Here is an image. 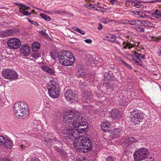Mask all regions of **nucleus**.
I'll list each match as a JSON object with an SVG mask.
<instances>
[{"label":"nucleus","mask_w":161,"mask_h":161,"mask_svg":"<svg viewBox=\"0 0 161 161\" xmlns=\"http://www.w3.org/2000/svg\"><path fill=\"white\" fill-rule=\"evenodd\" d=\"M3 144L6 148H11L13 146V143L10 140L6 138Z\"/></svg>","instance_id":"nucleus-20"},{"label":"nucleus","mask_w":161,"mask_h":161,"mask_svg":"<svg viewBox=\"0 0 161 161\" xmlns=\"http://www.w3.org/2000/svg\"><path fill=\"white\" fill-rule=\"evenodd\" d=\"M29 145L27 143L26 140H23L22 141V144L21 146V149L22 150L25 149Z\"/></svg>","instance_id":"nucleus-31"},{"label":"nucleus","mask_w":161,"mask_h":161,"mask_svg":"<svg viewBox=\"0 0 161 161\" xmlns=\"http://www.w3.org/2000/svg\"><path fill=\"white\" fill-rule=\"evenodd\" d=\"M152 16L156 18H161V10L158 11L156 9L154 13L152 14Z\"/></svg>","instance_id":"nucleus-26"},{"label":"nucleus","mask_w":161,"mask_h":161,"mask_svg":"<svg viewBox=\"0 0 161 161\" xmlns=\"http://www.w3.org/2000/svg\"><path fill=\"white\" fill-rule=\"evenodd\" d=\"M35 8L36 9H38V10H41V11H42V12L43 11V9H40V8H37V7H35Z\"/></svg>","instance_id":"nucleus-60"},{"label":"nucleus","mask_w":161,"mask_h":161,"mask_svg":"<svg viewBox=\"0 0 161 161\" xmlns=\"http://www.w3.org/2000/svg\"><path fill=\"white\" fill-rule=\"evenodd\" d=\"M62 120L69 126L63 130V134L67 135V138L75 140L73 145L75 149L80 152L86 153L92 149V144L90 139L85 136H79V134L86 132L87 122L85 118L80 113L76 112L72 114L67 111H64Z\"/></svg>","instance_id":"nucleus-1"},{"label":"nucleus","mask_w":161,"mask_h":161,"mask_svg":"<svg viewBox=\"0 0 161 161\" xmlns=\"http://www.w3.org/2000/svg\"><path fill=\"white\" fill-rule=\"evenodd\" d=\"M111 126L109 121H106L103 122L101 124V128L104 132H107L109 131V129Z\"/></svg>","instance_id":"nucleus-14"},{"label":"nucleus","mask_w":161,"mask_h":161,"mask_svg":"<svg viewBox=\"0 0 161 161\" xmlns=\"http://www.w3.org/2000/svg\"><path fill=\"white\" fill-rule=\"evenodd\" d=\"M129 20L122 19L121 21V23L123 24H129Z\"/></svg>","instance_id":"nucleus-44"},{"label":"nucleus","mask_w":161,"mask_h":161,"mask_svg":"<svg viewBox=\"0 0 161 161\" xmlns=\"http://www.w3.org/2000/svg\"><path fill=\"white\" fill-rule=\"evenodd\" d=\"M90 6L92 8L96 10L102 12H105L106 11V8H103V7H101L97 4H90Z\"/></svg>","instance_id":"nucleus-15"},{"label":"nucleus","mask_w":161,"mask_h":161,"mask_svg":"<svg viewBox=\"0 0 161 161\" xmlns=\"http://www.w3.org/2000/svg\"><path fill=\"white\" fill-rule=\"evenodd\" d=\"M27 20L29 22L31 23L32 24H34V25H35L36 26H38V25H39L36 22L34 21L31 20V19H28Z\"/></svg>","instance_id":"nucleus-40"},{"label":"nucleus","mask_w":161,"mask_h":161,"mask_svg":"<svg viewBox=\"0 0 161 161\" xmlns=\"http://www.w3.org/2000/svg\"><path fill=\"white\" fill-rule=\"evenodd\" d=\"M2 76L5 78L12 80H16L18 75L16 71L9 69H4L2 72Z\"/></svg>","instance_id":"nucleus-7"},{"label":"nucleus","mask_w":161,"mask_h":161,"mask_svg":"<svg viewBox=\"0 0 161 161\" xmlns=\"http://www.w3.org/2000/svg\"><path fill=\"white\" fill-rule=\"evenodd\" d=\"M40 44L37 42L33 43L32 45V48L34 51L38 50L40 48Z\"/></svg>","instance_id":"nucleus-25"},{"label":"nucleus","mask_w":161,"mask_h":161,"mask_svg":"<svg viewBox=\"0 0 161 161\" xmlns=\"http://www.w3.org/2000/svg\"><path fill=\"white\" fill-rule=\"evenodd\" d=\"M142 1H137L134 4V6L136 8H140L142 7L141 6V3H142Z\"/></svg>","instance_id":"nucleus-35"},{"label":"nucleus","mask_w":161,"mask_h":161,"mask_svg":"<svg viewBox=\"0 0 161 161\" xmlns=\"http://www.w3.org/2000/svg\"><path fill=\"white\" fill-rule=\"evenodd\" d=\"M78 161H87V160L85 159L84 157H80L78 159Z\"/></svg>","instance_id":"nucleus-48"},{"label":"nucleus","mask_w":161,"mask_h":161,"mask_svg":"<svg viewBox=\"0 0 161 161\" xmlns=\"http://www.w3.org/2000/svg\"><path fill=\"white\" fill-rule=\"evenodd\" d=\"M79 85H80V86H85V84H84V85H83V84H82V85H81V84H80H80H79ZM82 86H81V88H82Z\"/></svg>","instance_id":"nucleus-62"},{"label":"nucleus","mask_w":161,"mask_h":161,"mask_svg":"<svg viewBox=\"0 0 161 161\" xmlns=\"http://www.w3.org/2000/svg\"><path fill=\"white\" fill-rule=\"evenodd\" d=\"M120 130L115 129L110 134V136L111 138H116L120 136Z\"/></svg>","instance_id":"nucleus-17"},{"label":"nucleus","mask_w":161,"mask_h":161,"mask_svg":"<svg viewBox=\"0 0 161 161\" xmlns=\"http://www.w3.org/2000/svg\"><path fill=\"white\" fill-rule=\"evenodd\" d=\"M15 33L14 30L8 29L5 31L1 32V36L3 37H7L13 35Z\"/></svg>","instance_id":"nucleus-13"},{"label":"nucleus","mask_w":161,"mask_h":161,"mask_svg":"<svg viewBox=\"0 0 161 161\" xmlns=\"http://www.w3.org/2000/svg\"><path fill=\"white\" fill-rule=\"evenodd\" d=\"M33 57L36 59L38 58L39 57V54H35L33 55Z\"/></svg>","instance_id":"nucleus-53"},{"label":"nucleus","mask_w":161,"mask_h":161,"mask_svg":"<svg viewBox=\"0 0 161 161\" xmlns=\"http://www.w3.org/2000/svg\"><path fill=\"white\" fill-rule=\"evenodd\" d=\"M148 152L145 147L137 149L133 153V157L135 161H142L147 156Z\"/></svg>","instance_id":"nucleus-5"},{"label":"nucleus","mask_w":161,"mask_h":161,"mask_svg":"<svg viewBox=\"0 0 161 161\" xmlns=\"http://www.w3.org/2000/svg\"><path fill=\"white\" fill-rule=\"evenodd\" d=\"M29 107L24 101L18 102L14 105V112L17 117L19 119H24L28 116Z\"/></svg>","instance_id":"nucleus-2"},{"label":"nucleus","mask_w":161,"mask_h":161,"mask_svg":"<svg viewBox=\"0 0 161 161\" xmlns=\"http://www.w3.org/2000/svg\"><path fill=\"white\" fill-rule=\"evenodd\" d=\"M42 69L43 70L47 72L50 74L53 75L54 73V70L52 69H51L48 67L43 66L42 67Z\"/></svg>","instance_id":"nucleus-22"},{"label":"nucleus","mask_w":161,"mask_h":161,"mask_svg":"<svg viewBox=\"0 0 161 161\" xmlns=\"http://www.w3.org/2000/svg\"><path fill=\"white\" fill-rule=\"evenodd\" d=\"M145 56L144 55H142V56L141 57V58H142V59H145Z\"/></svg>","instance_id":"nucleus-61"},{"label":"nucleus","mask_w":161,"mask_h":161,"mask_svg":"<svg viewBox=\"0 0 161 161\" xmlns=\"http://www.w3.org/2000/svg\"><path fill=\"white\" fill-rule=\"evenodd\" d=\"M6 138H5L2 136H0V145L4 144Z\"/></svg>","instance_id":"nucleus-39"},{"label":"nucleus","mask_w":161,"mask_h":161,"mask_svg":"<svg viewBox=\"0 0 161 161\" xmlns=\"http://www.w3.org/2000/svg\"><path fill=\"white\" fill-rule=\"evenodd\" d=\"M40 34L44 37H47L48 36L46 32L43 30H42L40 31Z\"/></svg>","instance_id":"nucleus-42"},{"label":"nucleus","mask_w":161,"mask_h":161,"mask_svg":"<svg viewBox=\"0 0 161 161\" xmlns=\"http://www.w3.org/2000/svg\"><path fill=\"white\" fill-rule=\"evenodd\" d=\"M152 1L153 3H157L158 2H161V0H153Z\"/></svg>","instance_id":"nucleus-55"},{"label":"nucleus","mask_w":161,"mask_h":161,"mask_svg":"<svg viewBox=\"0 0 161 161\" xmlns=\"http://www.w3.org/2000/svg\"><path fill=\"white\" fill-rule=\"evenodd\" d=\"M99 26L98 27V29L99 30H101L103 28V25L102 24L100 23H98Z\"/></svg>","instance_id":"nucleus-51"},{"label":"nucleus","mask_w":161,"mask_h":161,"mask_svg":"<svg viewBox=\"0 0 161 161\" xmlns=\"http://www.w3.org/2000/svg\"><path fill=\"white\" fill-rule=\"evenodd\" d=\"M19 12L25 15L29 16L31 14V13L30 12L27 11H25L23 10H20Z\"/></svg>","instance_id":"nucleus-38"},{"label":"nucleus","mask_w":161,"mask_h":161,"mask_svg":"<svg viewBox=\"0 0 161 161\" xmlns=\"http://www.w3.org/2000/svg\"><path fill=\"white\" fill-rule=\"evenodd\" d=\"M133 13L136 15H139L140 17L144 18L146 16L145 14L141 11H134L133 12Z\"/></svg>","instance_id":"nucleus-28"},{"label":"nucleus","mask_w":161,"mask_h":161,"mask_svg":"<svg viewBox=\"0 0 161 161\" xmlns=\"http://www.w3.org/2000/svg\"><path fill=\"white\" fill-rule=\"evenodd\" d=\"M135 29L137 31L140 32H143L145 31L144 29L140 27H136Z\"/></svg>","instance_id":"nucleus-37"},{"label":"nucleus","mask_w":161,"mask_h":161,"mask_svg":"<svg viewBox=\"0 0 161 161\" xmlns=\"http://www.w3.org/2000/svg\"><path fill=\"white\" fill-rule=\"evenodd\" d=\"M8 47L11 49H15L19 47L21 45V42L19 39L15 38H11L7 41Z\"/></svg>","instance_id":"nucleus-8"},{"label":"nucleus","mask_w":161,"mask_h":161,"mask_svg":"<svg viewBox=\"0 0 161 161\" xmlns=\"http://www.w3.org/2000/svg\"><path fill=\"white\" fill-rule=\"evenodd\" d=\"M141 7H142L140 8H146V6H144V5H142V4H141Z\"/></svg>","instance_id":"nucleus-57"},{"label":"nucleus","mask_w":161,"mask_h":161,"mask_svg":"<svg viewBox=\"0 0 161 161\" xmlns=\"http://www.w3.org/2000/svg\"><path fill=\"white\" fill-rule=\"evenodd\" d=\"M72 29L74 31H75L78 32L80 33V34H81L82 35H84L85 34V32L81 30H80L79 28H78L76 27H73L72 28Z\"/></svg>","instance_id":"nucleus-33"},{"label":"nucleus","mask_w":161,"mask_h":161,"mask_svg":"<svg viewBox=\"0 0 161 161\" xmlns=\"http://www.w3.org/2000/svg\"><path fill=\"white\" fill-rule=\"evenodd\" d=\"M40 16L42 18L46 21H49L51 20L50 17L45 14L41 13L40 14Z\"/></svg>","instance_id":"nucleus-32"},{"label":"nucleus","mask_w":161,"mask_h":161,"mask_svg":"<svg viewBox=\"0 0 161 161\" xmlns=\"http://www.w3.org/2000/svg\"><path fill=\"white\" fill-rule=\"evenodd\" d=\"M122 44H124V45L123 46V49H125L126 48H128L129 49L131 48H132L135 46H138V43H134L133 44H131V43L129 42H123Z\"/></svg>","instance_id":"nucleus-18"},{"label":"nucleus","mask_w":161,"mask_h":161,"mask_svg":"<svg viewBox=\"0 0 161 161\" xmlns=\"http://www.w3.org/2000/svg\"><path fill=\"white\" fill-rule=\"evenodd\" d=\"M142 1V3H148V1H144V2H143V1Z\"/></svg>","instance_id":"nucleus-63"},{"label":"nucleus","mask_w":161,"mask_h":161,"mask_svg":"<svg viewBox=\"0 0 161 161\" xmlns=\"http://www.w3.org/2000/svg\"><path fill=\"white\" fill-rule=\"evenodd\" d=\"M14 4L15 5H18V6H22V7H23L24 5V4H22L18 3H15Z\"/></svg>","instance_id":"nucleus-52"},{"label":"nucleus","mask_w":161,"mask_h":161,"mask_svg":"<svg viewBox=\"0 0 161 161\" xmlns=\"http://www.w3.org/2000/svg\"><path fill=\"white\" fill-rule=\"evenodd\" d=\"M55 13L58 14H62L63 12L61 10H56L55 11Z\"/></svg>","instance_id":"nucleus-49"},{"label":"nucleus","mask_w":161,"mask_h":161,"mask_svg":"<svg viewBox=\"0 0 161 161\" xmlns=\"http://www.w3.org/2000/svg\"><path fill=\"white\" fill-rule=\"evenodd\" d=\"M133 55L134 56V57L137 59H140V58L142 56V54L141 53H139L136 51H135L134 52Z\"/></svg>","instance_id":"nucleus-34"},{"label":"nucleus","mask_w":161,"mask_h":161,"mask_svg":"<svg viewBox=\"0 0 161 161\" xmlns=\"http://www.w3.org/2000/svg\"><path fill=\"white\" fill-rule=\"evenodd\" d=\"M64 96L66 100L71 103H74L77 101V98L76 95L71 90H67L65 93Z\"/></svg>","instance_id":"nucleus-9"},{"label":"nucleus","mask_w":161,"mask_h":161,"mask_svg":"<svg viewBox=\"0 0 161 161\" xmlns=\"http://www.w3.org/2000/svg\"><path fill=\"white\" fill-rule=\"evenodd\" d=\"M32 129L34 131H38L41 130L42 129V127L40 124H37L35 123H33L32 125Z\"/></svg>","instance_id":"nucleus-23"},{"label":"nucleus","mask_w":161,"mask_h":161,"mask_svg":"<svg viewBox=\"0 0 161 161\" xmlns=\"http://www.w3.org/2000/svg\"><path fill=\"white\" fill-rule=\"evenodd\" d=\"M53 142H57V143L58 144L59 143V146H62V142L59 141L57 140V139H56L53 136H52L51 137V138H48L47 137H46L45 139V140L44 141L46 143H45V144H46V145H47L49 146H50L51 145H52L53 143Z\"/></svg>","instance_id":"nucleus-11"},{"label":"nucleus","mask_w":161,"mask_h":161,"mask_svg":"<svg viewBox=\"0 0 161 161\" xmlns=\"http://www.w3.org/2000/svg\"><path fill=\"white\" fill-rule=\"evenodd\" d=\"M77 75L78 77L83 78L85 76V71L81 66L78 67Z\"/></svg>","instance_id":"nucleus-16"},{"label":"nucleus","mask_w":161,"mask_h":161,"mask_svg":"<svg viewBox=\"0 0 161 161\" xmlns=\"http://www.w3.org/2000/svg\"><path fill=\"white\" fill-rule=\"evenodd\" d=\"M122 43H123L122 42H119L118 41H117L116 42V43L117 44H118L119 45H123L122 44Z\"/></svg>","instance_id":"nucleus-56"},{"label":"nucleus","mask_w":161,"mask_h":161,"mask_svg":"<svg viewBox=\"0 0 161 161\" xmlns=\"http://www.w3.org/2000/svg\"><path fill=\"white\" fill-rule=\"evenodd\" d=\"M140 20L138 19H130L129 20V24L131 25L139 26L140 25Z\"/></svg>","instance_id":"nucleus-24"},{"label":"nucleus","mask_w":161,"mask_h":161,"mask_svg":"<svg viewBox=\"0 0 161 161\" xmlns=\"http://www.w3.org/2000/svg\"><path fill=\"white\" fill-rule=\"evenodd\" d=\"M121 63L124 64V65L127 66V67L129 68V69H132V67L129 64H127L124 60H121Z\"/></svg>","instance_id":"nucleus-41"},{"label":"nucleus","mask_w":161,"mask_h":161,"mask_svg":"<svg viewBox=\"0 0 161 161\" xmlns=\"http://www.w3.org/2000/svg\"><path fill=\"white\" fill-rule=\"evenodd\" d=\"M110 116L113 119H119L122 117L121 112L117 109L111 110L110 112Z\"/></svg>","instance_id":"nucleus-12"},{"label":"nucleus","mask_w":161,"mask_h":161,"mask_svg":"<svg viewBox=\"0 0 161 161\" xmlns=\"http://www.w3.org/2000/svg\"><path fill=\"white\" fill-rule=\"evenodd\" d=\"M56 149H57V151L58 152H59V153L61 155H62V154H63V153L64 150H63V149L60 148H59V147H57L56 148Z\"/></svg>","instance_id":"nucleus-46"},{"label":"nucleus","mask_w":161,"mask_h":161,"mask_svg":"<svg viewBox=\"0 0 161 161\" xmlns=\"http://www.w3.org/2000/svg\"><path fill=\"white\" fill-rule=\"evenodd\" d=\"M148 39L151 41H155L158 40V38L154 36L149 35L148 37Z\"/></svg>","instance_id":"nucleus-36"},{"label":"nucleus","mask_w":161,"mask_h":161,"mask_svg":"<svg viewBox=\"0 0 161 161\" xmlns=\"http://www.w3.org/2000/svg\"><path fill=\"white\" fill-rule=\"evenodd\" d=\"M58 60L63 65L69 66L72 65L75 61V57L72 53L67 51L61 52L58 54Z\"/></svg>","instance_id":"nucleus-3"},{"label":"nucleus","mask_w":161,"mask_h":161,"mask_svg":"<svg viewBox=\"0 0 161 161\" xmlns=\"http://www.w3.org/2000/svg\"><path fill=\"white\" fill-rule=\"evenodd\" d=\"M83 97L86 99L90 100L92 98V95L90 92H85L83 94Z\"/></svg>","instance_id":"nucleus-30"},{"label":"nucleus","mask_w":161,"mask_h":161,"mask_svg":"<svg viewBox=\"0 0 161 161\" xmlns=\"http://www.w3.org/2000/svg\"><path fill=\"white\" fill-rule=\"evenodd\" d=\"M19 51L24 56H28L30 54L31 47L27 44H23L20 48Z\"/></svg>","instance_id":"nucleus-10"},{"label":"nucleus","mask_w":161,"mask_h":161,"mask_svg":"<svg viewBox=\"0 0 161 161\" xmlns=\"http://www.w3.org/2000/svg\"><path fill=\"white\" fill-rule=\"evenodd\" d=\"M105 20L107 22H110L112 21H113V20H109V19H108V18H106L105 19Z\"/></svg>","instance_id":"nucleus-58"},{"label":"nucleus","mask_w":161,"mask_h":161,"mask_svg":"<svg viewBox=\"0 0 161 161\" xmlns=\"http://www.w3.org/2000/svg\"><path fill=\"white\" fill-rule=\"evenodd\" d=\"M84 41L87 43L91 44L92 42V41L89 39H86L84 40Z\"/></svg>","instance_id":"nucleus-47"},{"label":"nucleus","mask_w":161,"mask_h":161,"mask_svg":"<svg viewBox=\"0 0 161 161\" xmlns=\"http://www.w3.org/2000/svg\"><path fill=\"white\" fill-rule=\"evenodd\" d=\"M138 61H136V63L139 65L141 66L142 65V62L141 61L140 59H138Z\"/></svg>","instance_id":"nucleus-50"},{"label":"nucleus","mask_w":161,"mask_h":161,"mask_svg":"<svg viewBox=\"0 0 161 161\" xmlns=\"http://www.w3.org/2000/svg\"><path fill=\"white\" fill-rule=\"evenodd\" d=\"M106 39L109 41L114 42L115 41L116 38L115 36L108 34L106 36Z\"/></svg>","instance_id":"nucleus-21"},{"label":"nucleus","mask_w":161,"mask_h":161,"mask_svg":"<svg viewBox=\"0 0 161 161\" xmlns=\"http://www.w3.org/2000/svg\"><path fill=\"white\" fill-rule=\"evenodd\" d=\"M51 56L53 59H56L57 58H58V54L57 53L55 50H53L51 51L50 53Z\"/></svg>","instance_id":"nucleus-29"},{"label":"nucleus","mask_w":161,"mask_h":161,"mask_svg":"<svg viewBox=\"0 0 161 161\" xmlns=\"http://www.w3.org/2000/svg\"><path fill=\"white\" fill-rule=\"evenodd\" d=\"M140 24H141L142 25L144 26H148L151 25L152 24L148 20H140Z\"/></svg>","instance_id":"nucleus-27"},{"label":"nucleus","mask_w":161,"mask_h":161,"mask_svg":"<svg viewBox=\"0 0 161 161\" xmlns=\"http://www.w3.org/2000/svg\"><path fill=\"white\" fill-rule=\"evenodd\" d=\"M110 2L111 5H115L117 4L118 1L117 0H110Z\"/></svg>","instance_id":"nucleus-43"},{"label":"nucleus","mask_w":161,"mask_h":161,"mask_svg":"<svg viewBox=\"0 0 161 161\" xmlns=\"http://www.w3.org/2000/svg\"><path fill=\"white\" fill-rule=\"evenodd\" d=\"M114 158L111 156H109L106 159V161H114Z\"/></svg>","instance_id":"nucleus-45"},{"label":"nucleus","mask_w":161,"mask_h":161,"mask_svg":"<svg viewBox=\"0 0 161 161\" xmlns=\"http://www.w3.org/2000/svg\"><path fill=\"white\" fill-rule=\"evenodd\" d=\"M49 96L53 98H58L60 94L58 84L54 80H50L47 85Z\"/></svg>","instance_id":"nucleus-4"},{"label":"nucleus","mask_w":161,"mask_h":161,"mask_svg":"<svg viewBox=\"0 0 161 161\" xmlns=\"http://www.w3.org/2000/svg\"><path fill=\"white\" fill-rule=\"evenodd\" d=\"M131 120L135 124H139L144 118V114L141 111L135 109L131 113Z\"/></svg>","instance_id":"nucleus-6"},{"label":"nucleus","mask_w":161,"mask_h":161,"mask_svg":"<svg viewBox=\"0 0 161 161\" xmlns=\"http://www.w3.org/2000/svg\"><path fill=\"white\" fill-rule=\"evenodd\" d=\"M137 142V139L132 136L128 137L125 140V142L128 144L130 143L133 144L136 142Z\"/></svg>","instance_id":"nucleus-19"},{"label":"nucleus","mask_w":161,"mask_h":161,"mask_svg":"<svg viewBox=\"0 0 161 161\" xmlns=\"http://www.w3.org/2000/svg\"><path fill=\"white\" fill-rule=\"evenodd\" d=\"M2 161H11L8 159L4 158V159H3Z\"/></svg>","instance_id":"nucleus-59"},{"label":"nucleus","mask_w":161,"mask_h":161,"mask_svg":"<svg viewBox=\"0 0 161 161\" xmlns=\"http://www.w3.org/2000/svg\"><path fill=\"white\" fill-rule=\"evenodd\" d=\"M23 8H26L27 9H30V7L25 5V4L24 5Z\"/></svg>","instance_id":"nucleus-54"},{"label":"nucleus","mask_w":161,"mask_h":161,"mask_svg":"<svg viewBox=\"0 0 161 161\" xmlns=\"http://www.w3.org/2000/svg\"><path fill=\"white\" fill-rule=\"evenodd\" d=\"M159 52H158V53L161 54V50H159Z\"/></svg>","instance_id":"nucleus-64"}]
</instances>
